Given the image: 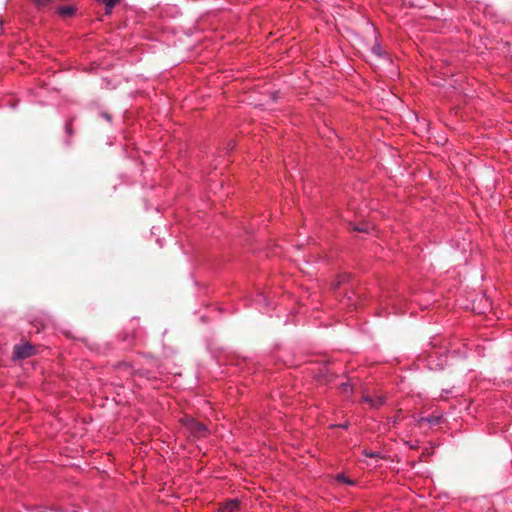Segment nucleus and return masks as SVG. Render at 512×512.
Masks as SVG:
<instances>
[{"label":"nucleus","mask_w":512,"mask_h":512,"mask_svg":"<svg viewBox=\"0 0 512 512\" xmlns=\"http://www.w3.org/2000/svg\"><path fill=\"white\" fill-rule=\"evenodd\" d=\"M182 423L187 431L195 438H204L208 434V429L204 423L198 422L192 417L185 416Z\"/></svg>","instance_id":"1"},{"label":"nucleus","mask_w":512,"mask_h":512,"mask_svg":"<svg viewBox=\"0 0 512 512\" xmlns=\"http://www.w3.org/2000/svg\"><path fill=\"white\" fill-rule=\"evenodd\" d=\"M37 352V348L34 345L25 342L23 344L16 345L13 351V360H24L33 356Z\"/></svg>","instance_id":"2"},{"label":"nucleus","mask_w":512,"mask_h":512,"mask_svg":"<svg viewBox=\"0 0 512 512\" xmlns=\"http://www.w3.org/2000/svg\"><path fill=\"white\" fill-rule=\"evenodd\" d=\"M240 502L237 499H230L219 504L218 512H236L239 510Z\"/></svg>","instance_id":"3"},{"label":"nucleus","mask_w":512,"mask_h":512,"mask_svg":"<svg viewBox=\"0 0 512 512\" xmlns=\"http://www.w3.org/2000/svg\"><path fill=\"white\" fill-rule=\"evenodd\" d=\"M364 400L373 408H378L384 403V397L382 395H365Z\"/></svg>","instance_id":"4"},{"label":"nucleus","mask_w":512,"mask_h":512,"mask_svg":"<svg viewBox=\"0 0 512 512\" xmlns=\"http://www.w3.org/2000/svg\"><path fill=\"white\" fill-rule=\"evenodd\" d=\"M356 294L351 291L347 292L344 296V298L341 300L343 305H346L348 307H352L356 305Z\"/></svg>","instance_id":"5"},{"label":"nucleus","mask_w":512,"mask_h":512,"mask_svg":"<svg viewBox=\"0 0 512 512\" xmlns=\"http://www.w3.org/2000/svg\"><path fill=\"white\" fill-rule=\"evenodd\" d=\"M253 303L254 305L257 307V308H261L263 306H266L267 305V298L266 296L264 295L263 292H258L256 294V297L255 299H253Z\"/></svg>","instance_id":"6"},{"label":"nucleus","mask_w":512,"mask_h":512,"mask_svg":"<svg viewBox=\"0 0 512 512\" xmlns=\"http://www.w3.org/2000/svg\"><path fill=\"white\" fill-rule=\"evenodd\" d=\"M371 52L378 58L386 57V53L379 42H375L371 48Z\"/></svg>","instance_id":"7"},{"label":"nucleus","mask_w":512,"mask_h":512,"mask_svg":"<svg viewBox=\"0 0 512 512\" xmlns=\"http://www.w3.org/2000/svg\"><path fill=\"white\" fill-rule=\"evenodd\" d=\"M57 12L61 16H71L75 13V9L72 6H60Z\"/></svg>","instance_id":"8"},{"label":"nucleus","mask_w":512,"mask_h":512,"mask_svg":"<svg viewBox=\"0 0 512 512\" xmlns=\"http://www.w3.org/2000/svg\"><path fill=\"white\" fill-rule=\"evenodd\" d=\"M105 5L106 13H110L119 0H97Z\"/></svg>","instance_id":"9"},{"label":"nucleus","mask_w":512,"mask_h":512,"mask_svg":"<svg viewBox=\"0 0 512 512\" xmlns=\"http://www.w3.org/2000/svg\"><path fill=\"white\" fill-rule=\"evenodd\" d=\"M349 280H350V274L343 273V274L339 275L337 282L334 285V288H338L339 286L345 284L346 282H349Z\"/></svg>","instance_id":"10"},{"label":"nucleus","mask_w":512,"mask_h":512,"mask_svg":"<svg viewBox=\"0 0 512 512\" xmlns=\"http://www.w3.org/2000/svg\"><path fill=\"white\" fill-rule=\"evenodd\" d=\"M428 422L430 424H437L439 422V418L438 417H423L421 419V422Z\"/></svg>","instance_id":"11"},{"label":"nucleus","mask_w":512,"mask_h":512,"mask_svg":"<svg viewBox=\"0 0 512 512\" xmlns=\"http://www.w3.org/2000/svg\"><path fill=\"white\" fill-rule=\"evenodd\" d=\"M37 7H44L50 3L51 0H32Z\"/></svg>","instance_id":"12"},{"label":"nucleus","mask_w":512,"mask_h":512,"mask_svg":"<svg viewBox=\"0 0 512 512\" xmlns=\"http://www.w3.org/2000/svg\"><path fill=\"white\" fill-rule=\"evenodd\" d=\"M337 480H338V481H342V482H346V483H348V484H352V482H351V481H349V480H347V479H346V477H345L344 475H342V474H340V475H338V476H337Z\"/></svg>","instance_id":"13"},{"label":"nucleus","mask_w":512,"mask_h":512,"mask_svg":"<svg viewBox=\"0 0 512 512\" xmlns=\"http://www.w3.org/2000/svg\"><path fill=\"white\" fill-rule=\"evenodd\" d=\"M365 455H366L367 457H371V458H378V457H379L378 453H376V452H368V451H365Z\"/></svg>","instance_id":"14"},{"label":"nucleus","mask_w":512,"mask_h":512,"mask_svg":"<svg viewBox=\"0 0 512 512\" xmlns=\"http://www.w3.org/2000/svg\"><path fill=\"white\" fill-rule=\"evenodd\" d=\"M101 116H102L104 119H106L107 121H111V116H110L108 113L103 112V113L101 114Z\"/></svg>","instance_id":"15"},{"label":"nucleus","mask_w":512,"mask_h":512,"mask_svg":"<svg viewBox=\"0 0 512 512\" xmlns=\"http://www.w3.org/2000/svg\"><path fill=\"white\" fill-rule=\"evenodd\" d=\"M355 230L356 231H360V232H363V231H366L364 227H355Z\"/></svg>","instance_id":"16"}]
</instances>
